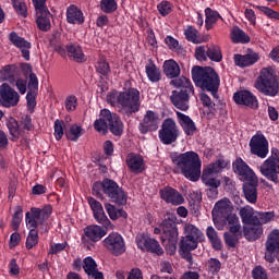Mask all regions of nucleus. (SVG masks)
<instances>
[{
    "mask_svg": "<svg viewBox=\"0 0 279 279\" xmlns=\"http://www.w3.org/2000/svg\"><path fill=\"white\" fill-rule=\"evenodd\" d=\"M259 12H263L268 19H275V21H279V12L274 11V9L269 7H257Z\"/></svg>",
    "mask_w": 279,
    "mask_h": 279,
    "instance_id": "nucleus-60",
    "label": "nucleus"
},
{
    "mask_svg": "<svg viewBox=\"0 0 279 279\" xmlns=\"http://www.w3.org/2000/svg\"><path fill=\"white\" fill-rule=\"evenodd\" d=\"M19 101H21L19 92H15L8 83L0 85V105L3 108H14V106H19Z\"/></svg>",
    "mask_w": 279,
    "mask_h": 279,
    "instance_id": "nucleus-17",
    "label": "nucleus"
},
{
    "mask_svg": "<svg viewBox=\"0 0 279 279\" xmlns=\"http://www.w3.org/2000/svg\"><path fill=\"white\" fill-rule=\"evenodd\" d=\"M233 101L238 106H245L246 108H251V110H258V98L247 89L235 92L233 94Z\"/></svg>",
    "mask_w": 279,
    "mask_h": 279,
    "instance_id": "nucleus-20",
    "label": "nucleus"
},
{
    "mask_svg": "<svg viewBox=\"0 0 279 279\" xmlns=\"http://www.w3.org/2000/svg\"><path fill=\"white\" fill-rule=\"evenodd\" d=\"M68 56L70 60H73L74 62L84 63L88 58L84 53V50L82 49V46L77 43H70L65 46Z\"/></svg>",
    "mask_w": 279,
    "mask_h": 279,
    "instance_id": "nucleus-29",
    "label": "nucleus"
},
{
    "mask_svg": "<svg viewBox=\"0 0 279 279\" xmlns=\"http://www.w3.org/2000/svg\"><path fill=\"white\" fill-rule=\"evenodd\" d=\"M126 167L130 169L131 173H143L145 171V159L138 154L131 153L126 156Z\"/></svg>",
    "mask_w": 279,
    "mask_h": 279,
    "instance_id": "nucleus-27",
    "label": "nucleus"
},
{
    "mask_svg": "<svg viewBox=\"0 0 279 279\" xmlns=\"http://www.w3.org/2000/svg\"><path fill=\"white\" fill-rule=\"evenodd\" d=\"M251 278H253V279H269V275L267 274V269H265V267L258 265L252 269Z\"/></svg>",
    "mask_w": 279,
    "mask_h": 279,
    "instance_id": "nucleus-52",
    "label": "nucleus"
},
{
    "mask_svg": "<svg viewBox=\"0 0 279 279\" xmlns=\"http://www.w3.org/2000/svg\"><path fill=\"white\" fill-rule=\"evenodd\" d=\"M148 64L145 65V73L147 78L151 82V84H158L160 80H162V72L159 70L158 65L154 63V60L149 59Z\"/></svg>",
    "mask_w": 279,
    "mask_h": 279,
    "instance_id": "nucleus-34",
    "label": "nucleus"
},
{
    "mask_svg": "<svg viewBox=\"0 0 279 279\" xmlns=\"http://www.w3.org/2000/svg\"><path fill=\"white\" fill-rule=\"evenodd\" d=\"M192 80L201 90L210 93L214 99H219V86H221V78L215 69L210 66L195 65L192 68Z\"/></svg>",
    "mask_w": 279,
    "mask_h": 279,
    "instance_id": "nucleus-4",
    "label": "nucleus"
},
{
    "mask_svg": "<svg viewBox=\"0 0 279 279\" xmlns=\"http://www.w3.org/2000/svg\"><path fill=\"white\" fill-rule=\"evenodd\" d=\"M96 268H97V262H95V258L87 256L83 259V269L86 275L95 270Z\"/></svg>",
    "mask_w": 279,
    "mask_h": 279,
    "instance_id": "nucleus-55",
    "label": "nucleus"
},
{
    "mask_svg": "<svg viewBox=\"0 0 279 279\" xmlns=\"http://www.w3.org/2000/svg\"><path fill=\"white\" fill-rule=\"evenodd\" d=\"M95 71L100 77H110V73H112V70L110 68V63L107 62L106 58H100L96 63H95Z\"/></svg>",
    "mask_w": 279,
    "mask_h": 279,
    "instance_id": "nucleus-39",
    "label": "nucleus"
},
{
    "mask_svg": "<svg viewBox=\"0 0 279 279\" xmlns=\"http://www.w3.org/2000/svg\"><path fill=\"white\" fill-rule=\"evenodd\" d=\"M118 8L117 0H100V10L105 14H112L117 12Z\"/></svg>",
    "mask_w": 279,
    "mask_h": 279,
    "instance_id": "nucleus-47",
    "label": "nucleus"
},
{
    "mask_svg": "<svg viewBox=\"0 0 279 279\" xmlns=\"http://www.w3.org/2000/svg\"><path fill=\"white\" fill-rule=\"evenodd\" d=\"M250 149L253 156L265 159L269 155V141L263 133H256L250 141Z\"/></svg>",
    "mask_w": 279,
    "mask_h": 279,
    "instance_id": "nucleus-14",
    "label": "nucleus"
},
{
    "mask_svg": "<svg viewBox=\"0 0 279 279\" xmlns=\"http://www.w3.org/2000/svg\"><path fill=\"white\" fill-rule=\"evenodd\" d=\"M105 210L109 215L110 219H112V221H117V219H120V217L122 219H128V211L123 209H117V206L110 203L105 204Z\"/></svg>",
    "mask_w": 279,
    "mask_h": 279,
    "instance_id": "nucleus-41",
    "label": "nucleus"
},
{
    "mask_svg": "<svg viewBox=\"0 0 279 279\" xmlns=\"http://www.w3.org/2000/svg\"><path fill=\"white\" fill-rule=\"evenodd\" d=\"M108 230H112L111 221H109V225L100 223V226L99 225L87 226L84 229V236H85L84 243H97L101 241V238L108 234Z\"/></svg>",
    "mask_w": 279,
    "mask_h": 279,
    "instance_id": "nucleus-13",
    "label": "nucleus"
},
{
    "mask_svg": "<svg viewBox=\"0 0 279 279\" xmlns=\"http://www.w3.org/2000/svg\"><path fill=\"white\" fill-rule=\"evenodd\" d=\"M104 199H108L111 204L125 206L128 204V192L117 183V181L106 178L102 180Z\"/></svg>",
    "mask_w": 279,
    "mask_h": 279,
    "instance_id": "nucleus-8",
    "label": "nucleus"
},
{
    "mask_svg": "<svg viewBox=\"0 0 279 279\" xmlns=\"http://www.w3.org/2000/svg\"><path fill=\"white\" fill-rule=\"evenodd\" d=\"M65 110L68 112H75L77 110V96L70 95L65 98Z\"/></svg>",
    "mask_w": 279,
    "mask_h": 279,
    "instance_id": "nucleus-56",
    "label": "nucleus"
},
{
    "mask_svg": "<svg viewBox=\"0 0 279 279\" xmlns=\"http://www.w3.org/2000/svg\"><path fill=\"white\" fill-rule=\"evenodd\" d=\"M92 194L97 197V199H104V181L95 182L92 187Z\"/></svg>",
    "mask_w": 279,
    "mask_h": 279,
    "instance_id": "nucleus-59",
    "label": "nucleus"
},
{
    "mask_svg": "<svg viewBox=\"0 0 279 279\" xmlns=\"http://www.w3.org/2000/svg\"><path fill=\"white\" fill-rule=\"evenodd\" d=\"M9 40L13 47H16L22 53V58L26 60V62H29L31 60V49H32V43H29L24 37L19 36V33L11 32L9 34Z\"/></svg>",
    "mask_w": 279,
    "mask_h": 279,
    "instance_id": "nucleus-21",
    "label": "nucleus"
},
{
    "mask_svg": "<svg viewBox=\"0 0 279 279\" xmlns=\"http://www.w3.org/2000/svg\"><path fill=\"white\" fill-rule=\"evenodd\" d=\"M209 271L213 276H217L219 271H221V262L218 258H210L208 260Z\"/></svg>",
    "mask_w": 279,
    "mask_h": 279,
    "instance_id": "nucleus-61",
    "label": "nucleus"
},
{
    "mask_svg": "<svg viewBox=\"0 0 279 279\" xmlns=\"http://www.w3.org/2000/svg\"><path fill=\"white\" fill-rule=\"evenodd\" d=\"M165 43L171 51H175V50L180 49V41H178V39L173 38V36L168 35L165 38Z\"/></svg>",
    "mask_w": 279,
    "mask_h": 279,
    "instance_id": "nucleus-64",
    "label": "nucleus"
},
{
    "mask_svg": "<svg viewBox=\"0 0 279 279\" xmlns=\"http://www.w3.org/2000/svg\"><path fill=\"white\" fill-rule=\"evenodd\" d=\"M232 169H233V172L236 175H239L242 182H252L253 180L258 179V177H256V173H254V170H252V168H250L247 162H245L241 157H238L232 162Z\"/></svg>",
    "mask_w": 279,
    "mask_h": 279,
    "instance_id": "nucleus-19",
    "label": "nucleus"
},
{
    "mask_svg": "<svg viewBox=\"0 0 279 279\" xmlns=\"http://www.w3.org/2000/svg\"><path fill=\"white\" fill-rule=\"evenodd\" d=\"M205 27L207 31L213 29V25H215V23H217V21H223V17H221V14H219V12H217L216 10H213L210 8H206L205 9Z\"/></svg>",
    "mask_w": 279,
    "mask_h": 279,
    "instance_id": "nucleus-38",
    "label": "nucleus"
},
{
    "mask_svg": "<svg viewBox=\"0 0 279 279\" xmlns=\"http://www.w3.org/2000/svg\"><path fill=\"white\" fill-rule=\"evenodd\" d=\"M158 136L162 145H173V143H175L180 136V129H178L175 120L171 118L165 119Z\"/></svg>",
    "mask_w": 279,
    "mask_h": 279,
    "instance_id": "nucleus-11",
    "label": "nucleus"
},
{
    "mask_svg": "<svg viewBox=\"0 0 279 279\" xmlns=\"http://www.w3.org/2000/svg\"><path fill=\"white\" fill-rule=\"evenodd\" d=\"M195 58L199 62H206L208 60L207 46H198L195 48Z\"/></svg>",
    "mask_w": 279,
    "mask_h": 279,
    "instance_id": "nucleus-58",
    "label": "nucleus"
},
{
    "mask_svg": "<svg viewBox=\"0 0 279 279\" xmlns=\"http://www.w3.org/2000/svg\"><path fill=\"white\" fill-rule=\"evenodd\" d=\"M242 189L248 204H256L258 202V179L244 182Z\"/></svg>",
    "mask_w": 279,
    "mask_h": 279,
    "instance_id": "nucleus-26",
    "label": "nucleus"
},
{
    "mask_svg": "<svg viewBox=\"0 0 279 279\" xmlns=\"http://www.w3.org/2000/svg\"><path fill=\"white\" fill-rule=\"evenodd\" d=\"M276 218V211H257V219L263 226V223H269Z\"/></svg>",
    "mask_w": 279,
    "mask_h": 279,
    "instance_id": "nucleus-53",
    "label": "nucleus"
},
{
    "mask_svg": "<svg viewBox=\"0 0 279 279\" xmlns=\"http://www.w3.org/2000/svg\"><path fill=\"white\" fill-rule=\"evenodd\" d=\"M265 260L266 263H276V257L279 256V230H272L265 242Z\"/></svg>",
    "mask_w": 279,
    "mask_h": 279,
    "instance_id": "nucleus-16",
    "label": "nucleus"
},
{
    "mask_svg": "<svg viewBox=\"0 0 279 279\" xmlns=\"http://www.w3.org/2000/svg\"><path fill=\"white\" fill-rule=\"evenodd\" d=\"M11 3L19 16H22V19H27V4L25 2L21 0H11Z\"/></svg>",
    "mask_w": 279,
    "mask_h": 279,
    "instance_id": "nucleus-48",
    "label": "nucleus"
},
{
    "mask_svg": "<svg viewBox=\"0 0 279 279\" xmlns=\"http://www.w3.org/2000/svg\"><path fill=\"white\" fill-rule=\"evenodd\" d=\"M172 86L175 88H180V90H172L170 96V101L178 108V110H182V112H186L189 110V101H191V95H195V87H193V83L185 76H181L179 78H174L170 82Z\"/></svg>",
    "mask_w": 279,
    "mask_h": 279,
    "instance_id": "nucleus-5",
    "label": "nucleus"
},
{
    "mask_svg": "<svg viewBox=\"0 0 279 279\" xmlns=\"http://www.w3.org/2000/svg\"><path fill=\"white\" fill-rule=\"evenodd\" d=\"M135 243L142 252H150V254H157V256H162V254H165V250L160 247L158 240L149 236L147 233L137 234Z\"/></svg>",
    "mask_w": 279,
    "mask_h": 279,
    "instance_id": "nucleus-12",
    "label": "nucleus"
},
{
    "mask_svg": "<svg viewBox=\"0 0 279 279\" xmlns=\"http://www.w3.org/2000/svg\"><path fill=\"white\" fill-rule=\"evenodd\" d=\"M160 228L162 230L161 242L167 254L175 255V252H178V225L173 219L166 218L160 222Z\"/></svg>",
    "mask_w": 279,
    "mask_h": 279,
    "instance_id": "nucleus-7",
    "label": "nucleus"
},
{
    "mask_svg": "<svg viewBox=\"0 0 279 279\" xmlns=\"http://www.w3.org/2000/svg\"><path fill=\"white\" fill-rule=\"evenodd\" d=\"M36 11V25L40 32L51 29V17L53 16L47 8V0H32Z\"/></svg>",
    "mask_w": 279,
    "mask_h": 279,
    "instance_id": "nucleus-10",
    "label": "nucleus"
},
{
    "mask_svg": "<svg viewBox=\"0 0 279 279\" xmlns=\"http://www.w3.org/2000/svg\"><path fill=\"white\" fill-rule=\"evenodd\" d=\"M160 125V114L156 111L147 110L138 124L141 134H147L149 132H156Z\"/></svg>",
    "mask_w": 279,
    "mask_h": 279,
    "instance_id": "nucleus-18",
    "label": "nucleus"
},
{
    "mask_svg": "<svg viewBox=\"0 0 279 279\" xmlns=\"http://www.w3.org/2000/svg\"><path fill=\"white\" fill-rule=\"evenodd\" d=\"M206 234L209 242L211 243V247L217 252L221 251V240L219 239V235H217V231L215 230V228L208 227L206 230Z\"/></svg>",
    "mask_w": 279,
    "mask_h": 279,
    "instance_id": "nucleus-45",
    "label": "nucleus"
},
{
    "mask_svg": "<svg viewBox=\"0 0 279 279\" xmlns=\"http://www.w3.org/2000/svg\"><path fill=\"white\" fill-rule=\"evenodd\" d=\"M102 245L113 256H122V254H125V240L123 239V235L118 232H112L105 238Z\"/></svg>",
    "mask_w": 279,
    "mask_h": 279,
    "instance_id": "nucleus-15",
    "label": "nucleus"
},
{
    "mask_svg": "<svg viewBox=\"0 0 279 279\" xmlns=\"http://www.w3.org/2000/svg\"><path fill=\"white\" fill-rule=\"evenodd\" d=\"M184 234L180 243H185L187 245H197L199 244V236H202V231L197 229L194 225L186 223L184 225Z\"/></svg>",
    "mask_w": 279,
    "mask_h": 279,
    "instance_id": "nucleus-24",
    "label": "nucleus"
},
{
    "mask_svg": "<svg viewBox=\"0 0 279 279\" xmlns=\"http://www.w3.org/2000/svg\"><path fill=\"white\" fill-rule=\"evenodd\" d=\"M161 199L167 204H172V206H180L184 204V196L173 187H163L159 192Z\"/></svg>",
    "mask_w": 279,
    "mask_h": 279,
    "instance_id": "nucleus-25",
    "label": "nucleus"
},
{
    "mask_svg": "<svg viewBox=\"0 0 279 279\" xmlns=\"http://www.w3.org/2000/svg\"><path fill=\"white\" fill-rule=\"evenodd\" d=\"M94 130L104 136L108 134V130L113 136H123L124 125L119 114L109 109H102L99 112V118L94 121Z\"/></svg>",
    "mask_w": 279,
    "mask_h": 279,
    "instance_id": "nucleus-6",
    "label": "nucleus"
},
{
    "mask_svg": "<svg viewBox=\"0 0 279 279\" xmlns=\"http://www.w3.org/2000/svg\"><path fill=\"white\" fill-rule=\"evenodd\" d=\"M7 128L9 130V134L11 135V141L16 143L19 138H21V129L19 126V121L14 118H9L7 121Z\"/></svg>",
    "mask_w": 279,
    "mask_h": 279,
    "instance_id": "nucleus-42",
    "label": "nucleus"
},
{
    "mask_svg": "<svg viewBox=\"0 0 279 279\" xmlns=\"http://www.w3.org/2000/svg\"><path fill=\"white\" fill-rule=\"evenodd\" d=\"M87 202L90 209L93 210V217L95 221H97V223H105V226L110 225V219H108L106 211H104V206L101 203L95 199L93 196L87 197Z\"/></svg>",
    "mask_w": 279,
    "mask_h": 279,
    "instance_id": "nucleus-22",
    "label": "nucleus"
},
{
    "mask_svg": "<svg viewBox=\"0 0 279 279\" xmlns=\"http://www.w3.org/2000/svg\"><path fill=\"white\" fill-rule=\"evenodd\" d=\"M180 64L175 60L170 59L163 62V73L168 80H175L180 76Z\"/></svg>",
    "mask_w": 279,
    "mask_h": 279,
    "instance_id": "nucleus-36",
    "label": "nucleus"
},
{
    "mask_svg": "<svg viewBox=\"0 0 279 279\" xmlns=\"http://www.w3.org/2000/svg\"><path fill=\"white\" fill-rule=\"evenodd\" d=\"M84 134V130L81 125L72 124L69 130H65L64 136L68 141H72V143H77L82 135Z\"/></svg>",
    "mask_w": 279,
    "mask_h": 279,
    "instance_id": "nucleus-40",
    "label": "nucleus"
},
{
    "mask_svg": "<svg viewBox=\"0 0 279 279\" xmlns=\"http://www.w3.org/2000/svg\"><path fill=\"white\" fill-rule=\"evenodd\" d=\"M232 202H230L228 198H222L218 201L211 211L214 221L215 219L222 220L225 217H228L232 213Z\"/></svg>",
    "mask_w": 279,
    "mask_h": 279,
    "instance_id": "nucleus-23",
    "label": "nucleus"
},
{
    "mask_svg": "<svg viewBox=\"0 0 279 279\" xmlns=\"http://www.w3.org/2000/svg\"><path fill=\"white\" fill-rule=\"evenodd\" d=\"M171 161L174 165L172 172L183 175L190 182H199V178L207 189H219L221 181L208 172H202V159L193 150L185 153H172Z\"/></svg>",
    "mask_w": 279,
    "mask_h": 279,
    "instance_id": "nucleus-1",
    "label": "nucleus"
},
{
    "mask_svg": "<svg viewBox=\"0 0 279 279\" xmlns=\"http://www.w3.org/2000/svg\"><path fill=\"white\" fill-rule=\"evenodd\" d=\"M207 58H209L211 62H221L223 60L221 48L215 44L207 45Z\"/></svg>",
    "mask_w": 279,
    "mask_h": 279,
    "instance_id": "nucleus-44",
    "label": "nucleus"
},
{
    "mask_svg": "<svg viewBox=\"0 0 279 279\" xmlns=\"http://www.w3.org/2000/svg\"><path fill=\"white\" fill-rule=\"evenodd\" d=\"M226 167H228L226 159H217L215 162L208 165L203 171L214 175V173H219L221 169H226Z\"/></svg>",
    "mask_w": 279,
    "mask_h": 279,
    "instance_id": "nucleus-46",
    "label": "nucleus"
},
{
    "mask_svg": "<svg viewBox=\"0 0 279 279\" xmlns=\"http://www.w3.org/2000/svg\"><path fill=\"white\" fill-rule=\"evenodd\" d=\"M21 75V68H19L16 64H8L2 68L0 71V77L3 80V82H10V84H13V82H16V77Z\"/></svg>",
    "mask_w": 279,
    "mask_h": 279,
    "instance_id": "nucleus-32",
    "label": "nucleus"
},
{
    "mask_svg": "<svg viewBox=\"0 0 279 279\" xmlns=\"http://www.w3.org/2000/svg\"><path fill=\"white\" fill-rule=\"evenodd\" d=\"M197 29H195V27L193 26H189L185 31H184V36L186 38V40H189V43H193L194 45H197V43H199V40L197 39Z\"/></svg>",
    "mask_w": 279,
    "mask_h": 279,
    "instance_id": "nucleus-54",
    "label": "nucleus"
},
{
    "mask_svg": "<svg viewBox=\"0 0 279 279\" xmlns=\"http://www.w3.org/2000/svg\"><path fill=\"white\" fill-rule=\"evenodd\" d=\"M240 217L244 226H250L256 221H259L258 216H254V208H252L250 205H246L240 209Z\"/></svg>",
    "mask_w": 279,
    "mask_h": 279,
    "instance_id": "nucleus-37",
    "label": "nucleus"
},
{
    "mask_svg": "<svg viewBox=\"0 0 279 279\" xmlns=\"http://www.w3.org/2000/svg\"><path fill=\"white\" fill-rule=\"evenodd\" d=\"M225 243L229 248H234L239 245V240L242 239V235H235L229 232L223 233Z\"/></svg>",
    "mask_w": 279,
    "mask_h": 279,
    "instance_id": "nucleus-50",
    "label": "nucleus"
},
{
    "mask_svg": "<svg viewBox=\"0 0 279 279\" xmlns=\"http://www.w3.org/2000/svg\"><path fill=\"white\" fill-rule=\"evenodd\" d=\"M84 12L76 5L72 4L66 9V22L70 25H84Z\"/></svg>",
    "mask_w": 279,
    "mask_h": 279,
    "instance_id": "nucleus-33",
    "label": "nucleus"
},
{
    "mask_svg": "<svg viewBox=\"0 0 279 279\" xmlns=\"http://www.w3.org/2000/svg\"><path fill=\"white\" fill-rule=\"evenodd\" d=\"M260 60V56L257 52H250L246 54H234L233 61L235 66H240V69H245L247 66H252L256 64Z\"/></svg>",
    "mask_w": 279,
    "mask_h": 279,
    "instance_id": "nucleus-28",
    "label": "nucleus"
},
{
    "mask_svg": "<svg viewBox=\"0 0 279 279\" xmlns=\"http://www.w3.org/2000/svg\"><path fill=\"white\" fill-rule=\"evenodd\" d=\"M53 207L51 205H45L43 208L32 207L29 211L25 214V223L29 230L26 238V250H32L38 244V230L47 232V220L51 217Z\"/></svg>",
    "mask_w": 279,
    "mask_h": 279,
    "instance_id": "nucleus-2",
    "label": "nucleus"
},
{
    "mask_svg": "<svg viewBox=\"0 0 279 279\" xmlns=\"http://www.w3.org/2000/svg\"><path fill=\"white\" fill-rule=\"evenodd\" d=\"M175 114L184 134L186 136H193L197 132V125H195L193 119L180 111H177Z\"/></svg>",
    "mask_w": 279,
    "mask_h": 279,
    "instance_id": "nucleus-30",
    "label": "nucleus"
},
{
    "mask_svg": "<svg viewBox=\"0 0 279 279\" xmlns=\"http://www.w3.org/2000/svg\"><path fill=\"white\" fill-rule=\"evenodd\" d=\"M157 10L160 16H169V14L173 12V3L167 0H163L157 4Z\"/></svg>",
    "mask_w": 279,
    "mask_h": 279,
    "instance_id": "nucleus-49",
    "label": "nucleus"
},
{
    "mask_svg": "<svg viewBox=\"0 0 279 279\" xmlns=\"http://www.w3.org/2000/svg\"><path fill=\"white\" fill-rule=\"evenodd\" d=\"M107 104L113 108L118 106L121 114L130 118L141 110V92L134 87L124 92L112 90L107 95Z\"/></svg>",
    "mask_w": 279,
    "mask_h": 279,
    "instance_id": "nucleus-3",
    "label": "nucleus"
},
{
    "mask_svg": "<svg viewBox=\"0 0 279 279\" xmlns=\"http://www.w3.org/2000/svg\"><path fill=\"white\" fill-rule=\"evenodd\" d=\"M194 250H197V246L193 244H185L184 242L179 243V254L183 260H186L189 263L190 269H193V252Z\"/></svg>",
    "mask_w": 279,
    "mask_h": 279,
    "instance_id": "nucleus-35",
    "label": "nucleus"
},
{
    "mask_svg": "<svg viewBox=\"0 0 279 279\" xmlns=\"http://www.w3.org/2000/svg\"><path fill=\"white\" fill-rule=\"evenodd\" d=\"M231 40L235 45H245L246 43H250V36H247V34H245L239 26H234L231 31Z\"/></svg>",
    "mask_w": 279,
    "mask_h": 279,
    "instance_id": "nucleus-43",
    "label": "nucleus"
},
{
    "mask_svg": "<svg viewBox=\"0 0 279 279\" xmlns=\"http://www.w3.org/2000/svg\"><path fill=\"white\" fill-rule=\"evenodd\" d=\"M259 171L266 180L274 184H279V150L271 149V156L268 157L259 167Z\"/></svg>",
    "mask_w": 279,
    "mask_h": 279,
    "instance_id": "nucleus-9",
    "label": "nucleus"
},
{
    "mask_svg": "<svg viewBox=\"0 0 279 279\" xmlns=\"http://www.w3.org/2000/svg\"><path fill=\"white\" fill-rule=\"evenodd\" d=\"M68 245H69V242L51 244L48 251V255L56 256L60 254V252H64Z\"/></svg>",
    "mask_w": 279,
    "mask_h": 279,
    "instance_id": "nucleus-57",
    "label": "nucleus"
},
{
    "mask_svg": "<svg viewBox=\"0 0 279 279\" xmlns=\"http://www.w3.org/2000/svg\"><path fill=\"white\" fill-rule=\"evenodd\" d=\"M244 236L246 241H258V239L263 236V225L260 220L246 225V227H244Z\"/></svg>",
    "mask_w": 279,
    "mask_h": 279,
    "instance_id": "nucleus-31",
    "label": "nucleus"
},
{
    "mask_svg": "<svg viewBox=\"0 0 279 279\" xmlns=\"http://www.w3.org/2000/svg\"><path fill=\"white\" fill-rule=\"evenodd\" d=\"M28 92L38 93V76L35 73L28 76Z\"/></svg>",
    "mask_w": 279,
    "mask_h": 279,
    "instance_id": "nucleus-63",
    "label": "nucleus"
},
{
    "mask_svg": "<svg viewBox=\"0 0 279 279\" xmlns=\"http://www.w3.org/2000/svg\"><path fill=\"white\" fill-rule=\"evenodd\" d=\"M53 130L56 141H62V136H64V133L66 132V130L64 131V120L57 119L53 124Z\"/></svg>",
    "mask_w": 279,
    "mask_h": 279,
    "instance_id": "nucleus-51",
    "label": "nucleus"
},
{
    "mask_svg": "<svg viewBox=\"0 0 279 279\" xmlns=\"http://www.w3.org/2000/svg\"><path fill=\"white\" fill-rule=\"evenodd\" d=\"M199 99L204 108H208V110H215V102H213V99H210V96H208V94L202 93L199 95Z\"/></svg>",
    "mask_w": 279,
    "mask_h": 279,
    "instance_id": "nucleus-62",
    "label": "nucleus"
}]
</instances>
